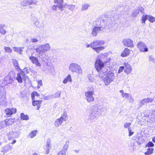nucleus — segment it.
I'll return each mask as SVG.
<instances>
[{"label":"nucleus","instance_id":"11","mask_svg":"<svg viewBox=\"0 0 155 155\" xmlns=\"http://www.w3.org/2000/svg\"><path fill=\"white\" fill-rule=\"evenodd\" d=\"M137 46L140 51L143 52H147L148 49L145 45L143 42H140L137 44Z\"/></svg>","mask_w":155,"mask_h":155},{"label":"nucleus","instance_id":"63","mask_svg":"<svg viewBox=\"0 0 155 155\" xmlns=\"http://www.w3.org/2000/svg\"><path fill=\"white\" fill-rule=\"evenodd\" d=\"M119 92L121 94V95L122 94H124V93H125L124 91L122 90L120 91Z\"/></svg>","mask_w":155,"mask_h":155},{"label":"nucleus","instance_id":"23","mask_svg":"<svg viewBox=\"0 0 155 155\" xmlns=\"http://www.w3.org/2000/svg\"><path fill=\"white\" fill-rule=\"evenodd\" d=\"M130 53V50L128 48H125L123 52L121 53V56L122 57H124L129 55Z\"/></svg>","mask_w":155,"mask_h":155},{"label":"nucleus","instance_id":"26","mask_svg":"<svg viewBox=\"0 0 155 155\" xmlns=\"http://www.w3.org/2000/svg\"><path fill=\"white\" fill-rule=\"evenodd\" d=\"M6 120H5L0 122V129L10 125V124H8Z\"/></svg>","mask_w":155,"mask_h":155},{"label":"nucleus","instance_id":"12","mask_svg":"<svg viewBox=\"0 0 155 155\" xmlns=\"http://www.w3.org/2000/svg\"><path fill=\"white\" fill-rule=\"evenodd\" d=\"M55 59L52 57L50 58V73L52 75H54L55 74V71L54 68V64Z\"/></svg>","mask_w":155,"mask_h":155},{"label":"nucleus","instance_id":"39","mask_svg":"<svg viewBox=\"0 0 155 155\" xmlns=\"http://www.w3.org/2000/svg\"><path fill=\"white\" fill-rule=\"evenodd\" d=\"M139 12L137 8L134 9L132 12V15L133 17H135L137 15L139 14Z\"/></svg>","mask_w":155,"mask_h":155},{"label":"nucleus","instance_id":"35","mask_svg":"<svg viewBox=\"0 0 155 155\" xmlns=\"http://www.w3.org/2000/svg\"><path fill=\"white\" fill-rule=\"evenodd\" d=\"M4 25L2 24H0V33L2 35H4L6 34V31L4 28Z\"/></svg>","mask_w":155,"mask_h":155},{"label":"nucleus","instance_id":"52","mask_svg":"<svg viewBox=\"0 0 155 155\" xmlns=\"http://www.w3.org/2000/svg\"><path fill=\"white\" fill-rule=\"evenodd\" d=\"M149 60L153 63H155V59L152 56H150L149 57Z\"/></svg>","mask_w":155,"mask_h":155},{"label":"nucleus","instance_id":"4","mask_svg":"<svg viewBox=\"0 0 155 155\" xmlns=\"http://www.w3.org/2000/svg\"><path fill=\"white\" fill-rule=\"evenodd\" d=\"M15 76L14 71H10L8 74L5 77L2 82V84L4 86L11 84L13 81Z\"/></svg>","mask_w":155,"mask_h":155},{"label":"nucleus","instance_id":"33","mask_svg":"<svg viewBox=\"0 0 155 155\" xmlns=\"http://www.w3.org/2000/svg\"><path fill=\"white\" fill-rule=\"evenodd\" d=\"M148 15H143L142 17V23L143 25H144L145 24L146 21L148 19Z\"/></svg>","mask_w":155,"mask_h":155},{"label":"nucleus","instance_id":"6","mask_svg":"<svg viewBox=\"0 0 155 155\" xmlns=\"http://www.w3.org/2000/svg\"><path fill=\"white\" fill-rule=\"evenodd\" d=\"M94 93L93 88L91 91H87L85 92V99L88 102L91 103L94 101V98L93 96Z\"/></svg>","mask_w":155,"mask_h":155},{"label":"nucleus","instance_id":"62","mask_svg":"<svg viewBox=\"0 0 155 155\" xmlns=\"http://www.w3.org/2000/svg\"><path fill=\"white\" fill-rule=\"evenodd\" d=\"M127 94L128 93H124V94H122L121 95L122 97H125V98L126 94Z\"/></svg>","mask_w":155,"mask_h":155},{"label":"nucleus","instance_id":"34","mask_svg":"<svg viewBox=\"0 0 155 155\" xmlns=\"http://www.w3.org/2000/svg\"><path fill=\"white\" fill-rule=\"evenodd\" d=\"M148 146L149 147V146ZM152 146H150V147L148 148L147 151L144 154L145 155H149L153 153V149L151 147Z\"/></svg>","mask_w":155,"mask_h":155},{"label":"nucleus","instance_id":"48","mask_svg":"<svg viewBox=\"0 0 155 155\" xmlns=\"http://www.w3.org/2000/svg\"><path fill=\"white\" fill-rule=\"evenodd\" d=\"M5 91L4 89H2L0 90V96H5Z\"/></svg>","mask_w":155,"mask_h":155},{"label":"nucleus","instance_id":"18","mask_svg":"<svg viewBox=\"0 0 155 155\" xmlns=\"http://www.w3.org/2000/svg\"><path fill=\"white\" fill-rule=\"evenodd\" d=\"M124 68H125L124 72L127 74H130L132 69L131 66L127 63H124Z\"/></svg>","mask_w":155,"mask_h":155},{"label":"nucleus","instance_id":"19","mask_svg":"<svg viewBox=\"0 0 155 155\" xmlns=\"http://www.w3.org/2000/svg\"><path fill=\"white\" fill-rule=\"evenodd\" d=\"M91 106H94L95 107L98 111V113L99 114L100 113H101L102 112L104 111L106 109V108L105 107L100 106L99 105H93Z\"/></svg>","mask_w":155,"mask_h":155},{"label":"nucleus","instance_id":"57","mask_svg":"<svg viewBox=\"0 0 155 155\" xmlns=\"http://www.w3.org/2000/svg\"><path fill=\"white\" fill-rule=\"evenodd\" d=\"M33 23L34 24H35V25L37 27L39 26L38 24L39 23L38 22V21L37 19L35 21H33Z\"/></svg>","mask_w":155,"mask_h":155},{"label":"nucleus","instance_id":"3","mask_svg":"<svg viewBox=\"0 0 155 155\" xmlns=\"http://www.w3.org/2000/svg\"><path fill=\"white\" fill-rule=\"evenodd\" d=\"M98 111L94 106H91L88 119V122L92 123L96 120L99 116Z\"/></svg>","mask_w":155,"mask_h":155},{"label":"nucleus","instance_id":"51","mask_svg":"<svg viewBox=\"0 0 155 155\" xmlns=\"http://www.w3.org/2000/svg\"><path fill=\"white\" fill-rule=\"evenodd\" d=\"M146 99L147 100V103L152 102L154 100L153 98H146Z\"/></svg>","mask_w":155,"mask_h":155},{"label":"nucleus","instance_id":"21","mask_svg":"<svg viewBox=\"0 0 155 155\" xmlns=\"http://www.w3.org/2000/svg\"><path fill=\"white\" fill-rule=\"evenodd\" d=\"M12 61L14 66L16 70L17 71L20 70L21 69L18 61L15 59H12Z\"/></svg>","mask_w":155,"mask_h":155},{"label":"nucleus","instance_id":"47","mask_svg":"<svg viewBox=\"0 0 155 155\" xmlns=\"http://www.w3.org/2000/svg\"><path fill=\"white\" fill-rule=\"evenodd\" d=\"M140 103L141 105H143L147 104L146 98L143 99L140 101Z\"/></svg>","mask_w":155,"mask_h":155},{"label":"nucleus","instance_id":"22","mask_svg":"<svg viewBox=\"0 0 155 155\" xmlns=\"http://www.w3.org/2000/svg\"><path fill=\"white\" fill-rule=\"evenodd\" d=\"M75 5H68L66 3H64V8H66L69 10L73 11L75 9Z\"/></svg>","mask_w":155,"mask_h":155},{"label":"nucleus","instance_id":"61","mask_svg":"<svg viewBox=\"0 0 155 155\" xmlns=\"http://www.w3.org/2000/svg\"><path fill=\"white\" fill-rule=\"evenodd\" d=\"M86 46L87 48L90 47L91 48V43L90 44H89L87 43L86 44Z\"/></svg>","mask_w":155,"mask_h":155},{"label":"nucleus","instance_id":"53","mask_svg":"<svg viewBox=\"0 0 155 155\" xmlns=\"http://www.w3.org/2000/svg\"><path fill=\"white\" fill-rule=\"evenodd\" d=\"M124 69V66H120V68L118 70V73H120V72L123 71Z\"/></svg>","mask_w":155,"mask_h":155},{"label":"nucleus","instance_id":"31","mask_svg":"<svg viewBox=\"0 0 155 155\" xmlns=\"http://www.w3.org/2000/svg\"><path fill=\"white\" fill-rule=\"evenodd\" d=\"M125 98L128 100L130 103H133L134 102V99L132 98V96L129 94H126Z\"/></svg>","mask_w":155,"mask_h":155},{"label":"nucleus","instance_id":"27","mask_svg":"<svg viewBox=\"0 0 155 155\" xmlns=\"http://www.w3.org/2000/svg\"><path fill=\"white\" fill-rule=\"evenodd\" d=\"M68 148V146H64L62 149L58 153V155H66V151Z\"/></svg>","mask_w":155,"mask_h":155},{"label":"nucleus","instance_id":"50","mask_svg":"<svg viewBox=\"0 0 155 155\" xmlns=\"http://www.w3.org/2000/svg\"><path fill=\"white\" fill-rule=\"evenodd\" d=\"M128 130L129 132V136H131L134 133V132L132 131L131 128H129L128 129Z\"/></svg>","mask_w":155,"mask_h":155},{"label":"nucleus","instance_id":"41","mask_svg":"<svg viewBox=\"0 0 155 155\" xmlns=\"http://www.w3.org/2000/svg\"><path fill=\"white\" fill-rule=\"evenodd\" d=\"M144 141V139L143 138V137H139L137 141V143L138 144H142V143H143Z\"/></svg>","mask_w":155,"mask_h":155},{"label":"nucleus","instance_id":"10","mask_svg":"<svg viewBox=\"0 0 155 155\" xmlns=\"http://www.w3.org/2000/svg\"><path fill=\"white\" fill-rule=\"evenodd\" d=\"M48 49V44H47L45 45H42L39 46L36 49L37 52L39 54L47 51Z\"/></svg>","mask_w":155,"mask_h":155},{"label":"nucleus","instance_id":"5","mask_svg":"<svg viewBox=\"0 0 155 155\" xmlns=\"http://www.w3.org/2000/svg\"><path fill=\"white\" fill-rule=\"evenodd\" d=\"M69 69L72 72H77L79 74L82 73V69L81 66L76 63L71 64L69 66Z\"/></svg>","mask_w":155,"mask_h":155},{"label":"nucleus","instance_id":"7","mask_svg":"<svg viewBox=\"0 0 155 155\" xmlns=\"http://www.w3.org/2000/svg\"><path fill=\"white\" fill-rule=\"evenodd\" d=\"M17 77L16 79L18 82L19 83H21L23 82V80L25 82L27 79H28V77L25 74L24 71H21L17 74Z\"/></svg>","mask_w":155,"mask_h":155},{"label":"nucleus","instance_id":"14","mask_svg":"<svg viewBox=\"0 0 155 155\" xmlns=\"http://www.w3.org/2000/svg\"><path fill=\"white\" fill-rule=\"evenodd\" d=\"M122 43L125 46L131 48L134 47L133 41L129 38L124 39Z\"/></svg>","mask_w":155,"mask_h":155},{"label":"nucleus","instance_id":"16","mask_svg":"<svg viewBox=\"0 0 155 155\" xmlns=\"http://www.w3.org/2000/svg\"><path fill=\"white\" fill-rule=\"evenodd\" d=\"M16 112V109L15 108H7L5 110V113L7 116V117L15 113Z\"/></svg>","mask_w":155,"mask_h":155},{"label":"nucleus","instance_id":"24","mask_svg":"<svg viewBox=\"0 0 155 155\" xmlns=\"http://www.w3.org/2000/svg\"><path fill=\"white\" fill-rule=\"evenodd\" d=\"M72 81V79L71 78L70 74H68L65 78L63 81V83L64 84H66L68 82H71Z\"/></svg>","mask_w":155,"mask_h":155},{"label":"nucleus","instance_id":"1","mask_svg":"<svg viewBox=\"0 0 155 155\" xmlns=\"http://www.w3.org/2000/svg\"><path fill=\"white\" fill-rule=\"evenodd\" d=\"M95 67L96 70L99 73V77L103 78L107 74V69L104 68V64L100 59L96 60L95 62Z\"/></svg>","mask_w":155,"mask_h":155},{"label":"nucleus","instance_id":"28","mask_svg":"<svg viewBox=\"0 0 155 155\" xmlns=\"http://www.w3.org/2000/svg\"><path fill=\"white\" fill-rule=\"evenodd\" d=\"M82 7L81 8V11H84L86 10L90 7V5L89 4L85 3L81 5Z\"/></svg>","mask_w":155,"mask_h":155},{"label":"nucleus","instance_id":"64","mask_svg":"<svg viewBox=\"0 0 155 155\" xmlns=\"http://www.w3.org/2000/svg\"><path fill=\"white\" fill-rule=\"evenodd\" d=\"M153 141L155 143V137L152 138Z\"/></svg>","mask_w":155,"mask_h":155},{"label":"nucleus","instance_id":"42","mask_svg":"<svg viewBox=\"0 0 155 155\" xmlns=\"http://www.w3.org/2000/svg\"><path fill=\"white\" fill-rule=\"evenodd\" d=\"M4 49H5V52L8 53H10L12 52V50L9 47L5 46L4 48Z\"/></svg>","mask_w":155,"mask_h":155},{"label":"nucleus","instance_id":"36","mask_svg":"<svg viewBox=\"0 0 155 155\" xmlns=\"http://www.w3.org/2000/svg\"><path fill=\"white\" fill-rule=\"evenodd\" d=\"M37 132V130H34L32 131L29 133L28 135V136L31 138H32L36 135V134Z\"/></svg>","mask_w":155,"mask_h":155},{"label":"nucleus","instance_id":"8","mask_svg":"<svg viewBox=\"0 0 155 155\" xmlns=\"http://www.w3.org/2000/svg\"><path fill=\"white\" fill-rule=\"evenodd\" d=\"M114 78V75L113 73H110L108 74L106 77L104 79V81L105 85H107L112 81Z\"/></svg>","mask_w":155,"mask_h":155},{"label":"nucleus","instance_id":"25","mask_svg":"<svg viewBox=\"0 0 155 155\" xmlns=\"http://www.w3.org/2000/svg\"><path fill=\"white\" fill-rule=\"evenodd\" d=\"M13 49L15 51L19 53L20 54H22V52L23 51L24 49V47H14Z\"/></svg>","mask_w":155,"mask_h":155},{"label":"nucleus","instance_id":"17","mask_svg":"<svg viewBox=\"0 0 155 155\" xmlns=\"http://www.w3.org/2000/svg\"><path fill=\"white\" fill-rule=\"evenodd\" d=\"M64 0H54V3L57 5L58 8L61 11L63 10V8L64 6V4H63Z\"/></svg>","mask_w":155,"mask_h":155},{"label":"nucleus","instance_id":"43","mask_svg":"<svg viewBox=\"0 0 155 155\" xmlns=\"http://www.w3.org/2000/svg\"><path fill=\"white\" fill-rule=\"evenodd\" d=\"M148 20L150 22L153 23L155 21V18L151 15H148Z\"/></svg>","mask_w":155,"mask_h":155},{"label":"nucleus","instance_id":"9","mask_svg":"<svg viewBox=\"0 0 155 155\" xmlns=\"http://www.w3.org/2000/svg\"><path fill=\"white\" fill-rule=\"evenodd\" d=\"M113 17L109 18L107 17V18L105 17L104 19H103L101 20L104 23V26L107 28H109L111 27V25L113 24Z\"/></svg>","mask_w":155,"mask_h":155},{"label":"nucleus","instance_id":"20","mask_svg":"<svg viewBox=\"0 0 155 155\" xmlns=\"http://www.w3.org/2000/svg\"><path fill=\"white\" fill-rule=\"evenodd\" d=\"M42 101L41 100H36V101H32V105L33 106H37V110H39V108L40 107V104L41 103V102Z\"/></svg>","mask_w":155,"mask_h":155},{"label":"nucleus","instance_id":"56","mask_svg":"<svg viewBox=\"0 0 155 155\" xmlns=\"http://www.w3.org/2000/svg\"><path fill=\"white\" fill-rule=\"evenodd\" d=\"M42 85V81L41 80H40L39 81H38V88H39Z\"/></svg>","mask_w":155,"mask_h":155},{"label":"nucleus","instance_id":"2","mask_svg":"<svg viewBox=\"0 0 155 155\" xmlns=\"http://www.w3.org/2000/svg\"><path fill=\"white\" fill-rule=\"evenodd\" d=\"M105 44V42L103 40H96L91 42V48L97 53L104 50L105 48V46H102Z\"/></svg>","mask_w":155,"mask_h":155},{"label":"nucleus","instance_id":"59","mask_svg":"<svg viewBox=\"0 0 155 155\" xmlns=\"http://www.w3.org/2000/svg\"><path fill=\"white\" fill-rule=\"evenodd\" d=\"M57 7H58V6L57 5H54L53 6L52 8L53 10H56Z\"/></svg>","mask_w":155,"mask_h":155},{"label":"nucleus","instance_id":"15","mask_svg":"<svg viewBox=\"0 0 155 155\" xmlns=\"http://www.w3.org/2000/svg\"><path fill=\"white\" fill-rule=\"evenodd\" d=\"M29 59L32 63L35 64L36 66L40 67L41 64L39 62L38 59L36 57L31 56L29 57Z\"/></svg>","mask_w":155,"mask_h":155},{"label":"nucleus","instance_id":"38","mask_svg":"<svg viewBox=\"0 0 155 155\" xmlns=\"http://www.w3.org/2000/svg\"><path fill=\"white\" fill-rule=\"evenodd\" d=\"M2 103H3L4 104H5L6 103V100L5 96H0V104L1 105Z\"/></svg>","mask_w":155,"mask_h":155},{"label":"nucleus","instance_id":"46","mask_svg":"<svg viewBox=\"0 0 155 155\" xmlns=\"http://www.w3.org/2000/svg\"><path fill=\"white\" fill-rule=\"evenodd\" d=\"M35 96L38 97L39 96V94L37 92L34 91L31 94V97L32 100H33V98L35 97Z\"/></svg>","mask_w":155,"mask_h":155},{"label":"nucleus","instance_id":"49","mask_svg":"<svg viewBox=\"0 0 155 155\" xmlns=\"http://www.w3.org/2000/svg\"><path fill=\"white\" fill-rule=\"evenodd\" d=\"M137 8L139 12H140L142 13H144V9L142 7L139 6Z\"/></svg>","mask_w":155,"mask_h":155},{"label":"nucleus","instance_id":"55","mask_svg":"<svg viewBox=\"0 0 155 155\" xmlns=\"http://www.w3.org/2000/svg\"><path fill=\"white\" fill-rule=\"evenodd\" d=\"M155 112H153L152 114H151V117H150V120H153L155 118Z\"/></svg>","mask_w":155,"mask_h":155},{"label":"nucleus","instance_id":"37","mask_svg":"<svg viewBox=\"0 0 155 155\" xmlns=\"http://www.w3.org/2000/svg\"><path fill=\"white\" fill-rule=\"evenodd\" d=\"M61 94V91H58L54 95H50L49 96V99L52 98H57L60 97Z\"/></svg>","mask_w":155,"mask_h":155},{"label":"nucleus","instance_id":"29","mask_svg":"<svg viewBox=\"0 0 155 155\" xmlns=\"http://www.w3.org/2000/svg\"><path fill=\"white\" fill-rule=\"evenodd\" d=\"M60 118L63 122L67 120V114L65 111H64L63 113L61 115V117Z\"/></svg>","mask_w":155,"mask_h":155},{"label":"nucleus","instance_id":"44","mask_svg":"<svg viewBox=\"0 0 155 155\" xmlns=\"http://www.w3.org/2000/svg\"><path fill=\"white\" fill-rule=\"evenodd\" d=\"M87 77L90 82H93L94 81V79L93 78V75L89 74L88 75Z\"/></svg>","mask_w":155,"mask_h":155},{"label":"nucleus","instance_id":"13","mask_svg":"<svg viewBox=\"0 0 155 155\" xmlns=\"http://www.w3.org/2000/svg\"><path fill=\"white\" fill-rule=\"evenodd\" d=\"M102 27L100 26H95L92 29L91 35L93 37L97 36V34L100 33V31H102Z\"/></svg>","mask_w":155,"mask_h":155},{"label":"nucleus","instance_id":"60","mask_svg":"<svg viewBox=\"0 0 155 155\" xmlns=\"http://www.w3.org/2000/svg\"><path fill=\"white\" fill-rule=\"evenodd\" d=\"M146 145H154L153 143L151 141L149 142Z\"/></svg>","mask_w":155,"mask_h":155},{"label":"nucleus","instance_id":"54","mask_svg":"<svg viewBox=\"0 0 155 155\" xmlns=\"http://www.w3.org/2000/svg\"><path fill=\"white\" fill-rule=\"evenodd\" d=\"M5 148H7V150H5L4 152L5 153L7 152V151H9V150H11V148L10 146H5Z\"/></svg>","mask_w":155,"mask_h":155},{"label":"nucleus","instance_id":"32","mask_svg":"<svg viewBox=\"0 0 155 155\" xmlns=\"http://www.w3.org/2000/svg\"><path fill=\"white\" fill-rule=\"evenodd\" d=\"M63 122V121L60 118L57 119L54 122V125L56 127H58L61 125Z\"/></svg>","mask_w":155,"mask_h":155},{"label":"nucleus","instance_id":"45","mask_svg":"<svg viewBox=\"0 0 155 155\" xmlns=\"http://www.w3.org/2000/svg\"><path fill=\"white\" fill-rule=\"evenodd\" d=\"M131 125V123H125L124 124V127L125 128H130V127Z\"/></svg>","mask_w":155,"mask_h":155},{"label":"nucleus","instance_id":"58","mask_svg":"<svg viewBox=\"0 0 155 155\" xmlns=\"http://www.w3.org/2000/svg\"><path fill=\"white\" fill-rule=\"evenodd\" d=\"M31 42H37L38 41V40L36 38H31Z\"/></svg>","mask_w":155,"mask_h":155},{"label":"nucleus","instance_id":"30","mask_svg":"<svg viewBox=\"0 0 155 155\" xmlns=\"http://www.w3.org/2000/svg\"><path fill=\"white\" fill-rule=\"evenodd\" d=\"M20 118L22 120H28L29 119V117L27 114H25L23 113H21L20 114Z\"/></svg>","mask_w":155,"mask_h":155},{"label":"nucleus","instance_id":"40","mask_svg":"<svg viewBox=\"0 0 155 155\" xmlns=\"http://www.w3.org/2000/svg\"><path fill=\"white\" fill-rule=\"evenodd\" d=\"M26 3L27 4L30 5L36 4L37 3V2L36 0H27L26 1Z\"/></svg>","mask_w":155,"mask_h":155}]
</instances>
